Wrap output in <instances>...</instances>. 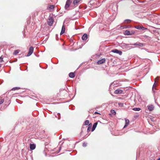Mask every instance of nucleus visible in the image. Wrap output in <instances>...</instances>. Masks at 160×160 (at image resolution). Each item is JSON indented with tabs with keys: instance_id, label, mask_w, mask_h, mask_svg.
Returning a JSON list of instances; mask_svg holds the SVG:
<instances>
[{
	"instance_id": "aec40b11",
	"label": "nucleus",
	"mask_w": 160,
	"mask_h": 160,
	"mask_svg": "<svg viewBox=\"0 0 160 160\" xmlns=\"http://www.w3.org/2000/svg\"><path fill=\"white\" fill-rule=\"evenodd\" d=\"M132 110L135 111H139L140 110V108H133Z\"/></svg>"
},
{
	"instance_id": "423d86ee",
	"label": "nucleus",
	"mask_w": 160,
	"mask_h": 160,
	"mask_svg": "<svg viewBox=\"0 0 160 160\" xmlns=\"http://www.w3.org/2000/svg\"><path fill=\"white\" fill-rule=\"evenodd\" d=\"M72 1L71 0H68L65 5V9H67L70 6Z\"/></svg>"
},
{
	"instance_id": "7c9ffc66",
	"label": "nucleus",
	"mask_w": 160,
	"mask_h": 160,
	"mask_svg": "<svg viewBox=\"0 0 160 160\" xmlns=\"http://www.w3.org/2000/svg\"><path fill=\"white\" fill-rule=\"evenodd\" d=\"M3 58L2 56L0 57V62H1L3 61Z\"/></svg>"
},
{
	"instance_id": "dca6fc26",
	"label": "nucleus",
	"mask_w": 160,
	"mask_h": 160,
	"mask_svg": "<svg viewBox=\"0 0 160 160\" xmlns=\"http://www.w3.org/2000/svg\"><path fill=\"white\" fill-rule=\"evenodd\" d=\"M69 76L70 78H72L74 77L75 75L74 73L71 72L69 73Z\"/></svg>"
},
{
	"instance_id": "f03ea898",
	"label": "nucleus",
	"mask_w": 160,
	"mask_h": 160,
	"mask_svg": "<svg viewBox=\"0 0 160 160\" xmlns=\"http://www.w3.org/2000/svg\"><path fill=\"white\" fill-rule=\"evenodd\" d=\"M33 49H34V48L32 47L31 46V47H30V48L29 49V52H28L27 55H26V56L29 57V56H30L33 53Z\"/></svg>"
},
{
	"instance_id": "0eeeda50",
	"label": "nucleus",
	"mask_w": 160,
	"mask_h": 160,
	"mask_svg": "<svg viewBox=\"0 0 160 160\" xmlns=\"http://www.w3.org/2000/svg\"><path fill=\"white\" fill-rule=\"evenodd\" d=\"M54 8L53 5H48L47 7V9L50 11L52 10Z\"/></svg>"
},
{
	"instance_id": "2eb2a0df",
	"label": "nucleus",
	"mask_w": 160,
	"mask_h": 160,
	"mask_svg": "<svg viewBox=\"0 0 160 160\" xmlns=\"http://www.w3.org/2000/svg\"><path fill=\"white\" fill-rule=\"evenodd\" d=\"M124 34L125 35H131V34H130V31L127 30H126L125 31V32H124Z\"/></svg>"
},
{
	"instance_id": "b1692460",
	"label": "nucleus",
	"mask_w": 160,
	"mask_h": 160,
	"mask_svg": "<svg viewBox=\"0 0 160 160\" xmlns=\"http://www.w3.org/2000/svg\"><path fill=\"white\" fill-rule=\"evenodd\" d=\"M111 112L113 115H115L116 114V112L114 110H112L111 111Z\"/></svg>"
},
{
	"instance_id": "9d476101",
	"label": "nucleus",
	"mask_w": 160,
	"mask_h": 160,
	"mask_svg": "<svg viewBox=\"0 0 160 160\" xmlns=\"http://www.w3.org/2000/svg\"><path fill=\"white\" fill-rule=\"evenodd\" d=\"M123 91L121 89H117L114 91L115 94H121L122 93Z\"/></svg>"
},
{
	"instance_id": "20e7f679",
	"label": "nucleus",
	"mask_w": 160,
	"mask_h": 160,
	"mask_svg": "<svg viewBox=\"0 0 160 160\" xmlns=\"http://www.w3.org/2000/svg\"><path fill=\"white\" fill-rule=\"evenodd\" d=\"M132 45L134 46H136L138 47H143L144 46V44L138 42H137L134 43Z\"/></svg>"
},
{
	"instance_id": "473e14b6",
	"label": "nucleus",
	"mask_w": 160,
	"mask_h": 160,
	"mask_svg": "<svg viewBox=\"0 0 160 160\" xmlns=\"http://www.w3.org/2000/svg\"><path fill=\"white\" fill-rule=\"evenodd\" d=\"M142 37H143V38H147L148 37V36H147V35H143V36H142Z\"/></svg>"
},
{
	"instance_id": "a878e982",
	"label": "nucleus",
	"mask_w": 160,
	"mask_h": 160,
	"mask_svg": "<svg viewBox=\"0 0 160 160\" xmlns=\"http://www.w3.org/2000/svg\"><path fill=\"white\" fill-rule=\"evenodd\" d=\"M131 20L129 19H126L125 20L124 22L125 23H128L130 22Z\"/></svg>"
},
{
	"instance_id": "ddd939ff",
	"label": "nucleus",
	"mask_w": 160,
	"mask_h": 160,
	"mask_svg": "<svg viewBox=\"0 0 160 160\" xmlns=\"http://www.w3.org/2000/svg\"><path fill=\"white\" fill-rule=\"evenodd\" d=\"M88 37L87 34L86 33H85L83 35L82 38L83 40H85L88 38Z\"/></svg>"
},
{
	"instance_id": "c85d7f7f",
	"label": "nucleus",
	"mask_w": 160,
	"mask_h": 160,
	"mask_svg": "<svg viewBox=\"0 0 160 160\" xmlns=\"http://www.w3.org/2000/svg\"><path fill=\"white\" fill-rule=\"evenodd\" d=\"M4 102V99H0V104L3 103Z\"/></svg>"
},
{
	"instance_id": "412c9836",
	"label": "nucleus",
	"mask_w": 160,
	"mask_h": 160,
	"mask_svg": "<svg viewBox=\"0 0 160 160\" xmlns=\"http://www.w3.org/2000/svg\"><path fill=\"white\" fill-rule=\"evenodd\" d=\"M20 88L19 87H14V88H12V90H13V91H14V90H18Z\"/></svg>"
},
{
	"instance_id": "79ce46f5",
	"label": "nucleus",
	"mask_w": 160,
	"mask_h": 160,
	"mask_svg": "<svg viewBox=\"0 0 160 160\" xmlns=\"http://www.w3.org/2000/svg\"><path fill=\"white\" fill-rule=\"evenodd\" d=\"M9 104H8V103L6 104V105H9Z\"/></svg>"
},
{
	"instance_id": "a19ab883",
	"label": "nucleus",
	"mask_w": 160,
	"mask_h": 160,
	"mask_svg": "<svg viewBox=\"0 0 160 160\" xmlns=\"http://www.w3.org/2000/svg\"><path fill=\"white\" fill-rule=\"evenodd\" d=\"M61 148V147H60L59 148V150H60Z\"/></svg>"
},
{
	"instance_id": "58836bf2",
	"label": "nucleus",
	"mask_w": 160,
	"mask_h": 160,
	"mask_svg": "<svg viewBox=\"0 0 160 160\" xmlns=\"http://www.w3.org/2000/svg\"><path fill=\"white\" fill-rule=\"evenodd\" d=\"M128 125L125 124V125H124L123 128H125L126 127H127L128 126Z\"/></svg>"
},
{
	"instance_id": "4468645a",
	"label": "nucleus",
	"mask_w": 160,
	"mask_h": 160,
	"mask_svg": "<svg viewBox=\"0 0 160 160\" xmlns=\"http://www.w3.org/2000/svg\"><path fill=\"white\" fill-rule=\"evenodd\" d=\"M147 107L149 111H152L154 109V107L152 105L148 106H147Z\"/></svg>"
},
{
	"instance_id": "4c0bfd02",
	"label": "nucleus",
	"mask_w": 160,
	"mask_h": 160,
	"mask_svg": "<svg viewBox=\"0 0 160 160\" xmlns=\"http://www.w3.org/2000/svg\"><path fill=\"white\" fill-rule=\"evenodd\" d=\"M118 104L119 106H122L123 104L122 103H118Z\"/></svg>"
},
{
	"instance_id": "72a5a7b5",
	"label": "nucleus",
	"mask_w": 160,
	"mask_h": 160,
	"mask_svg": "<svg viewBox=\"0 0 160 160\" xmlns=\"http://www.w3.org/2000/svg\"><path fill=\"white\" fill-rule=\"evenodd\" d=\"M91 129V128H90V127H88V129H87V132H90V131Z\"/></svg>"
},
{
	"instance_id": "5701e85b",
	"label": "nucleus",
	"mask_w": 160,
	"mask_h": 160,
	"mask_svg": "<svg viewBox=\"0 0 160 160\" xmlns=\"http://www.w3.org/2000/svg\"><path fill=\"white\" fill-rule=\"evenodd\" d=\"M89 121L88 120H87L85 122L84 125H87L89 124Z\"/></svg>"
},
{
	"instance_id": "1a4fd4ad",
	"label": "nucleus",
	"mask_w": 160,
	"mask_h": 160,
	"mask_svg": "<svg viewBox=\"0 0 160 160\" xmlns=\"http://www.w3.org/2000/svg\"><path fill=\"white\" fill-rule=\"evenodd\" d=\"M36 144H30V148L31 150H34L36 148Z\"/></svg>"
},
{
	"instance_id": "f704fd0d",
	"label": "nucleus",
	"mask_w": 160,
	"mask_h": 160,
	"mask_svg": "<svg viewBox=\"0 0 160 160\" xmlns=\"http://www.w3.org/2000/svg\"><path fill=\"white\" fill-rule=\"evenodd\" d=\"M94 114H99V115H101V114L100 113H99L98 112H95L94 113Z\"/></svg>"
},
{
	"instance_id": "cd10ccee",
	"label": "nucleus",
	"mask_w": 160,
	"mask_h": 160,
	"mask_svg": "<svg viewBox=\"0 0 160 160\" xmlns=\"http://www.w3.org/2000/svg\"><path fill=\"white\" fill-rule=\"evenodd\" d=\"M130 48V47L129 46V45L127 44V46H126L125 48L129 49Z\"/></svg>"
},
{
	"instance_id": "ea45409f",
	"label": "nucleus",
	"mask_w": 160,
	"mask_h": 160,
	"mask_svg": "<svg viewBox=\"0 0 160 160\" xmlns=\"http://www.w3.org/2000/svg\"><path fill=\"white\" fill-rule=\"evenodd\" d=\"M157 160H160V157Z\"/></svg>"
},
{
	"instance_id": "c756f323",
	"label": "nucleus",
	"mask_w": 160,
	"mask_h": 160,
	"mask_svg": "<svg viewBox=\"0 0 160 160\" xmlns=\"http://www.w3.org/2000/svg\"><path fill=\"white\" fill-rule=\"evenodd\" d=\"M87 146V143L86 142H84L83 143V144H82V146L83 147H86V146Z\"/></svg>"
},
{
	"instance_id": "6e6552de",
	"label": "nucleus",
	"mask_w": 160,
	"mask_h": 160,
	"mask_svg": "<svg viewBox=\"0 0 160 160\" xmlns=\"http://www.w3.org/2000/svg\"><path fill=\"white\" fill-rule=\"evenodd\" d=\"M105 58L102 59L101 60H98L97 62V64H101L104 63L105 62Z\"/></svg>"
},
{
	"instance_id": "f257e3e1",
	"label": "nucleus",
	"mask_w": 160,
	"mask_h": 160,
	"mask_svg": "<svg viewBox=\"0 0 160 160\" xmlns=\"http://www.w3.org/2000/svg\"><path fill=\"white\" fill-rule=\"evenodd\" d=\"M54 17L52 15H50L48 18V25L51 26L52 25L53 23L54 22Z\"/></svg>"
},
{
	"instance_id": "2f4dec72",
	"label": "nucleus",
	"mask_w": 160,
	"mask_h": 160,
	"mask_svg": "<svg viewBox=\"0 0 160 160\" xmlns=\"http://www.w3.org/2000/svg\"><path fill=\"white\" fill-rule=\"evenodd\" d=\"M135 33V32L134 31H130V34H131V35L133 34H134Z\"/></svg>"
},
{
	"instance_id": "f8f14e48",
	"label": "nucleus",
	"mask_w": 160,
	"mask_h": 160,
	"mask_svg": "<svg viewBox=\"0 0 160 160\" xmlns=\"http://www.w3.org/2000/svg\"><path fill=\"white\" fill-rule=\"evenodd\" d=\"M65 31V26L64 25H63L61 31L60 32V35L63 34Z\"/></svg>"
},
{
	"instance_id": "e433bc0d",
	"label": "nucleus",
	"mask_w": 160,
	"mask_h": 160,
	"mask_svg": "<svg viewBox=\"0 0 160 160\" xmlns=\"http://www.w3.org/2000/svg\"><path fill=\"white\" fill-rule=\"evenodd\" d=\"M130 27H131L130 26L128 25V26H125L124 28H130Z\"/></svg>"
},
{
	"instance_id": "a211bd4d",
	"label": "nucleus",
	"mask_w": 160,
	"mask_h": 160,
	"mask_svg": "<svg viewBox=\"0 0 160 160\" xmlns=\"http://www.w3.org/2000/svg\"><path fill=\"white\" fill-rule=\"evenodd\" d=\"M19 50H15L14 51V52H13V54L14 55H16L17 54L19 53Z\"/></svg>"
},
{
	"instance_id": "f3484780",
	"label": "nucleus",
	"mask_w": 160,
	"mask_h": 160,
	"mask_svg": "<svg viewBox=\"0 0 160 160\" xmlns=\"http://www.w3.org/2000/svg\"><path fill=\"white\" fill-rule=\"evenodd\" d=\"M55 116L58 119H60L61 117L60 113H58Z\"/></svg>"
},
{
	"instance_id": "4be33fe9",
	"label": "nucleus",
	"mask_w": 160,
	"mask_h": 160,
	"mask_svg": "<svg viewBox=\"0 0 160 160\" xmlns=\"http://www.w3.org/2000/svg\"><path fill=\"white\" fill-rule=\"evenodd\" d=\"M127 46V44L125 43H122L121 44V46L123 48H125L126 46Z\"/></svg>"
},
{
	"instance_id": "393cba45",
	"label": "nucleus",
	"mask_w": 160,
	"mask_h": 160,
	"mask_svg": "<svg viewBox=\"0 0 160 160\" xmlns=\"http://www.w3.org/2000/svg\"><path fill=\"white\" fill-rule=\"evenodd\" d=\"M125 124H127L128 125L129 122V121L128 119H125Z\"/></svg>"
},
{
	"instance_id": "c9c22d12",
	"label": "nucleus",
	"mask_w": 160,
	"mask_h": 160,
	"mask_svg": "<svg viewBox=\"0 0 160 160\" xmlns=\"http://www.w3.org/2000/svg\"><path fill=\"white\" fill-rule=\"evenodd\" d=\"M88 125V127H90V128H91L92 126V124L91 123H89Z\"/></svg>"
},
{
	"instance_id": "9b49d317",
	"label": "nucleus",
	"mask_w": 160,
	"mask_h": 160,
	"mask_svg": "<svg viewBox=\"0 0 160 160\" xmlns=\"http://www.w3.org/2000/svg\"><path fill=\"white\" fill-rule=\"evenodd\" d=\"M97 124H98L97 122H95L94 123V124H93V125L92 126V130H91L92 132L93 131L95 130V128L97 126Z\"/></svg>"
},
{
	"instance_id": "6ab92c4d",
	"label": "nucleus",
	"mask_w": 160,
	"mask_h": 160,
	"mask_svg": "<svg viewBox=\"0 0 160 160\" xmlns=\"http://www.w3.org/2000/svg\"><path fill=\"white\" fill-rule=\"evenodd\" d=\"M80 0H74L73 2V3L74 5H75L78 3Z\"/></svg>"
},
{
	"instance_id": "7ed1b4c3",
	"label": "nucleus",
	"mask_w": 160,
	"mask_h": 160,
	"mask_svg": "<svg viewBox=\"0 0 160 160\" xmlns=\"http://www.w3.org/2000/svg\"><path fill=\"white\" fill-rule=\"evenodd\" d=\"M135 28L138 29L142 30V31L147 29V28L140 25L136 26H135Z\"/></svg>"
},
{
	"instance_id": "bb28decb",
	"label": "nucleus",
	"mask_w": 160,
	"mask_h": 160,
	"mask_svg": "<svg viewBox=\"0 0 160 160\" xmlns=\"http://www.w3.org/2000/svg\"><path fill=\"white\" fill-rule=\"evenodd\" d=\"M155 82H154V83L153 85L152 88V91H153V92H155V91L154 90V88L155 87L156 85L155 84Z\"/></svg>"
},
{
	"instance_id": "39448f33",
	"label": "nucleus",
	"mask_w": 160,
	"mask_h": 160,
	"mask_svg": "<svg viewBox=\"0 0 160 160\" xmlns=\"http://www.w3.org/2000/svg\"><path fill=\"white\" fill-rule=\"evenodd\" d=\"M112 52L114 53L118 54L119 55H121L122 54V52L117 49H114L112 50Z\"/></svg>"
}]
</instances>
